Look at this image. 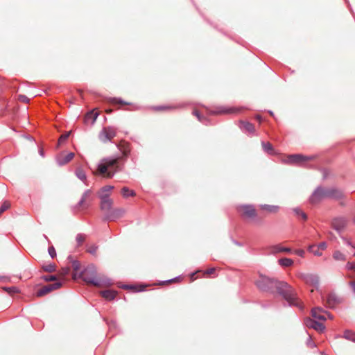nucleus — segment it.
Listing matches in <instances>:
<instances>
[{
    "instance_id": "obj_1",
    "label": "nucleus",
    "mask_w": 355,
    "mask_h": 355,
    "mask_svg": "<svg viewBox=\"0 0 355 355\" xmlns=\"http://www.w3.org/2000/svg\"><path fill=\"white\" fill-rule=\"evenodd\" d=\"M255 284L261 291L271 294L277 292L286 301L287 304H284V306H295L300 310L304 309V305L298 298L297 293L286 282L261 275Z\"/></svg>"
},
{
    "instance_id": "obj_2",
    "label": "nucleus",
    "mask_w": 355,
    "mask_h": 355,
    "mask_svg": "<svg viewBox=\"0 0 355 355\" xmlns=\"http://www.w3.org/2000/svg\"><path fill=\"white\" fill-rule=\"evenodd\" d=\"M128 153H124L123 157H114L103 159L98 164V172L106 178H112L122 169L123 164H121L123 159H126Z\"/></svg>"
},
{
    "instance_id": "obj_3",
    "label": "nucleus",
    "mask_w": 355,
    "mask_h": 355,
    "mask_svg": "<svg viewBox=\"0 0 355 355\" xmlns=\"http://www.w3.org/2000/svg\"><path fill=\"white\" fill-rule=\"evenodd\" d=\"M79 277L87 284L95 286H101L102 285L110 286L112 285L111 279L97 277L96 267L92 263L89 264L79 273Z\"/></svg>"
},
{
    "instance_id": "obj_4",
    "label": "nucleus",
    "mask_w": 355,
    "mask_h": 355,
    "mask_svg": "<svg viewBox=\"0 0 355 355\" xmlns=\"http://www.w3.org/2000/svg\"><path fill=\"white\" fill-rule=\"evenodd\" d=\"M316 157L317 155L306 156L302 154H292L288 155L283 162L288 164H296L311 168L312 166L306 164V162L313 160Z\"/></svg>"
},
{
    "instance_id": "obj_5",
    "label": "nucleus",
    "mask_w": 355,
    "mask_h": 355,
    "mask_svg": "<svg viewBox=\"0 0 355 355\" xmlns=\"http://www.w3.org/2000/svg\"><path fill=\"white\" fill-rule=\"evenodd\" d=\"M325 198H328L327 187L318 186L311 195L309 202L311 204L315 205L319 203Z\"/></svg>"
},
{
    "instance_id": "obj_6",
    "label": "nucleus",
    "mask_w": 355,
    "mask_h": 355,
    "mask_svg": "<svg viewBox=\"0 0 355 355\" xmlns=\"http://www.w3.org/2000/svg\"><path fill=\"white\" fill-rule=\"evenodd\" d=\"M299 277L306 284L312 286L318 289L320 286V277L317 274L313 273H301Z\"/></svg>"
},
{
    "instance_id": "obj_7",
    "label": "nucleus",
    "mask_w": 355,
    "mask_h": 355,
    "mask_svg": "<svg viewBox=\"0 0 355 355\" xmlns=\"http://www.w3.org/2000/svg\"><path fill=\"white\" fill-rule=\"evenodd\" d=\"M116 135V132L114 128L110 126L105 127L99 134V139L102 142L106 143L110 141Z\"/></svg>"
},
{
    "instance_id": "obj_8",
    "label": "nucleus",
    "mask_w": 355,
    "mask_h": 355,
    "mask_svg": "<svg viewBox=\"0 0 355 355\" xmlns=\"http://www.w3.org/2000/svg\"><path fill=\"white\" fill-rule=\"evenodd\" d=\"M125 213V209L123 208L112 209L105 214L103 220L114 221L121 218Z\"/></svg>"
},
{
    "instance_id": "obj_9",
    "label": "nucleus",
    "mask_w": 355,
    "mask_h": 355,
    "mask_svg": "<svg viewBox=\"0 0 355 355\" xmlns=\"http://www.w3.org/2000/svg\"><path fill=\"white\" fill-rule=\"evenodd\" d=\"M238 210L242 211V215L248 218L254 219L257 217V211L252 205H242L238 207Z\"/></svg>"
},
{
    "instance_id": "obj_10",
    "label": "nucleus",
    "mask_w": 355,
    "mask_h": 355,
    "mask_svg": "<svg viewBox=\"0 0 355 355\" xmlns=\"http://www.w3.org/2000/svg\"><path fill=\"white\" fill-rule=\"evenodd\" d=\"M241 109L236 107L218 106L211 111V113L212 114H234L239 112Z\"/></svg>"
},
{
    "instance_id": "obj_11",
    "label": "nucleus",
    "mask_w": 355,
    "mask_h": 355,
    "mask_svg": "<svg viewBox=\"0 0 355 355\" xmlns=\"http://www.w3.org/2000/svg\"><path fill=\"white\" fill-rule=\"evenodd\" d=\"M101 199V209L105 213L112 209L113 200L110 198L109 194L102 193L99 196Z\"/></svg>"
},
{
    "instance_id": "obj_12",
    "label": "nucleus",
    "mask_w": 355,
    "mask_h": 355,
    "mask_svg": "<svg viewBox=\"0 0 355 355\" xmlns=\"http://www.w3.org/2000/svg\"><path fill=\"white\" fill-rule=\"evenodd\" d=\"M347 220L345 217H337L333 219L331 227L340 234L347 225Z\"/></svg>"
},
{
    "instance_id": "obj_13",
    "label": "nucleus",
    "mask_w": 355,
    "mask_h": 355,
    "mask_svg": "<svg viewBox=\"0 0 355 355\" xmlns=\"http://www.w3.org/2000/svg\"><path fill=\"white\" fill-rule=\"evenodd\" d=\"M304 324L306 327L313 329L319 332H322L325 329V326L322 322L310 318L304 320Z\"/></svg>"
},
{
    "instance_id": "obj_14",
    "label": "nucleus",
    "mask_w": 355,
    "mask_h": 355,
    "mask_svg": "<svg viewBox=\"0 0 355 355\" xmlns=\"http://www.w3.org/2000/svg\"><path fill=\"white\" fill-rule=\"evenodd\" d=\"M327 196L328 198L334 200H340L345 197V195L342 190L336 187H327Z\"/></svg>"
},
{
    "instance_id": "obj_15",
    "label": "nucleus",
    "mask_w": 355,
    "mask_h": 355,
    "mask_svg": "<svg viewBox=\"0 0 355 355\" xmlns=\"http://www.w3.org/2000/svg\"><path fill=\"white\" fill-rule=\"evenodd\" d=\"M340 302V298L336 295V294L334 293H329L327 297L326 304L329 309L335 308L336 306Z\"/></svg>"
},
{
    "instance_id": "obj_16",
    "label": "nucleus",
    "mask_w": 355,
    "mask_h": 355,
    "mask_svg": "<svg viewBox=\"0 0 355 355\" xmlns=\"http://www.w3.org/2000/svg\"><path fill=\"white\" fill-rule=\"evenodd\" d=\"M73 157V153H69L65 155L60 154L56 157V162L59 166H64L69 163Z\"/></svg>"
},
{
    "instance_id": "obj_17",
    "label": "nucleus",
    "mask_w": 355,
    "mask_h": 355,
    "mask_svg": "<svg viewBox=\"0 0 355 355\" xmlns=\"http://www.w3.org/2000/svg\"><path fill=\"white\" fill-rule=\"evenodd\" d=\"M107 101L112 104H121V105H132L130 103L126 102L121 99V98H116V97H110L107 98ZM139 107L137 105H132V110H138Z\"/></svg>"
},
{
    "instance_id": "obj_18",
    "label": "nucleus",
    "mask_w": 355,
    "mask_h": 355,
    "mask_svg": "<svg viewBox=\"0 0 355 355\" xmlns=\"http://www.w3.org/2000/svg\"><path fill=\"white\" fill-rule=\"evenodd\" d=\"M62 285V280H56L52 283H46V294L60 288Z\"/></svg>"
},
{
    "instance_id": "obj_19",
    "label": "nucleus",
    "mask_w": 355,
    "mask_h": 355,
    "mask_svg": "<svg viewBox=\"0 0 355 355\" xmlns=\"http://www.w3.org/2000/svg\"><path fill=\"white\" fill-rule=\"evenodd\" d=\"M324 312L323 309L320 307H315L311 310V315L313 318L319 320H325L326 318L322 314Z\"/></svg>"
},
{
    "instance_id": "obj_20",
    "label": "nucleus",
    "mask_w": 355,
    "mask_h": 355,
    "mask_svg": "<svg viewBox=\"0 0 355 355\" xmlns=\"http://www.w3.org/2000/svg\"><path fill=\"white\" fill-rule=\"evenodd\" d=\"M101 294L106 300L111 301L116 297L117 292L113 290H105L101 291Z\"/></svg>"
},
{
    "instance_id": "obj_21",
    "label": "nucleus",
    "mask_w": 355,
    "mask_h": 355,
    "mask_svg": "<svg viewBox=\"0 0 355 355\" xmlns=\"http://www.w3.org/2000/svg\"><path fill=\"white\" fill-rule=\"evenodd\" d=\"M75 174H76V176L81 181H83L84 182V184L87 186L89 185V184L87 183V175H86V173L84 171V170L79 167V168H77L75 171Z\"/></svg>"
},
{
    "instance_id": "obj_22",
    "label": "nucleus",
    "mask_w": 355,
    "mask_h": 355,
    "mask_svg": "<svg viewBox=\"0 0 355 355\" xmlns=\"http://www.w3.org/2000/svg\"><path fill=\"white\" fill-rule=\"evenodd\" d=\"M272 252L273 253H279V252L291 253L292 252V250L290 248L283 247L280 244H277L272 247Z\"/></svg>"
},
{
    "instance_id": "obj_23",
    "label": "nucleus",
    "mask_w": 355,
    "mask_h": 355,
    "mask_svg": "<svg viewBox=\"0 0 355 355\" xmlns=\"http://www.w3.org/2000/svg\"><path fill=\"white\" fill-rule=\"evenodd\" d=\"M241 129L242 130L247 131L250 133H252L254 131V126L252 123L248 121H241Z\"/></svg>"
},
{
    "instance_id": "obj_24",
    "label": "nucleus",
    "mask_w": 355,
    "mask_h": 355,
    "mask_svg": "<svg viewBox=\"0 0 355 355\" xmlns=\"http://www.w3.org/2000/svg\"><path fill=\"white\" fill-rule=\"evenodd\" d=\"M91 190L90 189H87V190H85L84 191V193H83L82 195V197L80 198V200H79V202L76 205V206L74 207V209H77L79 207L85 204V202L86 200V198L89 196V195L91 194Z\"/></svg>"
},
{
    "instance_id": "obj_25",
    "label": "nucleus",
    "mask_w": 355,
    "mask_h": 355,
    "mask_svg": "<svg viewBox=\"0 0 355 355\" xmlns=\"http://www.w3.org/2000/svg\"><path fill=\"white\" fill-rule=\"evenodd\" d=\"M259 207L262 210L267 211L270 213H275L279 210V207L276 205H259Z\"/></svg>"
},
{
    "instance_id": "obj_26",
    "label": "nucleus",
    "mask_w": 355,
    "mask_h": 355,
    "mask_svg": "<svg viewBox=\"0 0 355 355\" xmlns=\"http://www.w3.org/2000/svg\"><path fill=\"white\" fill-rule=\"evenodd\" d=\"M261 145L264 152L267 153L269 155L275 154V150L273 148L272 145L270 143L262 141Z\"/></svg>"
},
{
    "instance_id": "obj_27",
    "label": "nucleus",
    "mask_w": 355,
    "mask_h": 355,
    "mask_svg": "<svg viewBox=\"0 0 355 355\" xmlns=\"http://www.w3.org/2000/svg\"><path fill=\"white\" fill-rule=\"evenodd\" d=\"M293 211L297 218H301L304 221L307 220L308 216L304 212L302 209H300L299 207L293 208Z\"/></svg>"
},
{
    "instance_id": "obj_28",
    "label": "nucleus",
    "mask_w": 355,
    "mask_h": 355,
    "mask_svg": "<svg viewBox=\"0 0 355 355\" xmlns=\"http://www.w3.org/2000/svg\"><path fill=\"white\" fill-rule=\"evenodd\" d=\"M278 263L282 267H289L293 264V261L290 258L285 257L279 259Z\"/></svg>"
},
{
    "instance_id": "obj_29",
    "label": "nucleus",
    "mask_w": 355,
    "mask_h": 355,
    "mask_svg": "<svg viewBox=\"0 0 355 355\" xmlns=\"http://www.w3.org/2000/svg\"><path fill=\"white\" fill-rule=\"evenodd\" d=\"M123 289H130V290H135L137 292H141L144 291V287L143 286H139V288H137V286L135 285L132 284H123L121 286H119Z\"/></svg>"
},
{
    "instance_id": "obj_30",
    "label": "nucleus",
    "mask_w": 355,
    "mask_h": 355,
    "mask_svg": "<svg viewBox=\"0 0 355 355\" xmlns=\"http://www.w3.org/2000/svg\"><path fill=\"white\" fill-rule=\"evenodd\" d=\"M343 337L344 338H345L346 340H350V341H352V342L355 343V332H354V331H352L351 330L346 329L343 332Z\"/></svg>"
},
{
    "instance_id": "obj_31",
    "label": "nucleus",
    "mask_w": 355,
    "mask_h": 355,
    "mask_svg": "<svg viewBox=\"0 0 355 355\" xmlns=\"http://www.w3.org/2000/svg\"><path fill=\"white\" fill-rule=\"evenodd\" d=\"M193 114L195 115L198 118V121L202 123L207 125L210 124L209 120L206 117L201 115L198 110H194L193 112Z\"/></svg>"
},
{
    "instance_id": "obj_32",
    "label": "nucleus",
    "mask_w": 355,
    "mask_h": 355,
    "mask_svg": "<svg viewBox=\"0 0 355 355\" xmlns=\"http://www.w3.org/2000/svg\"><path fill=\"white\" fill-rule=\"evenodd\" d=\"M121 194L124 198H128L130 196H135L136 193L133 190H130L129 188L124 187L121 189Z\"/></svg>"
},
{
    "instance_id": "obj_33",
    "label": "nucleus",
    "mask_w": 355,
    "mask_h": 355,
    "mask_svg": "<svg viewBox=\"0 0 355 355\" xmlns=\"http://www.w3.org/2000/svg\"><path fill=\"white\" fill-rule=\"evenodd\" d=\"M333 258L337 261H345L346 259V256L340 251L336 250L333 253Z\"/></svg>"
},
{
    "instance_id": "obj_34",
    "label": "nucleus",
    "mask_w": 355,
    "mask_h": 355,
    "mask_svg": "<svg viewBox=\"0 0 355 355\" xmlns=\"http://www.w3.org/2000/svg\"><path fill=\"white\" fill-rule=\"evenodd\" d=\"M68 259L71 260V267L73 268V270L76 272L78 271L80 268V262L78 260H73L71 255L68 257Z\"/></svg>"
},
{
    "instance_id": "obj_35",
    "label": "nucleus",
    "mask_w": 355,
    "mask_h": 355,
    "mask_svg": "<svg viewBox=\"0 0 355 355\" xmlns=\"http://www.w3.org/2000/svg\"><path fill=\"white\" fill-rule=\"evenodd\" d=\"M2 289L3 291H5L6 292H7L8 293H9L10 295H13L15 293H19V290L17 287L15 286H12V287H2Z\"/></svg>"
},
{
    "instance_id": "obj_36",
    "label": "nucleus",
    "mask_w": 355,
    "mask_h": 355,
    "mask_svg": "<svg viewBox=\"0 0 355 355\" xmlns=\"http://www.w3.org/2000/svg\"><path fill=\"white\" fill-rule=\"evenodd\" d=\"M171 109H173V107L166 105H159L153 107V110L155 111H165Z\"/></svg>"
},
{
    "instance_id": "obj_37",
    "label": "nucleus",
    "mask_w": 355,
    "mask_h": 355,
    "mask_svg": "<svg viewBox=\"0 0 355 355\" xmlns=\"http://www.w3.org/2000/svg\"><path fill=\"white\" fill-rule=\"evenodd\" d=\"M85 236L83 234L79 233L76 236L77 243L80 245L85 241Z\"/></svg>"
},
{
    "instance_id": "obj_38",
    "label": "nucleus",
    "mask_w": 355,
    "mask_h": 355,
    "mask_svg": "<svg viewBox=\"0 0 355 355\" xmlns=\"http://www.w3.org/2000/svg\"><path fill=\"white\" fill-rule=\"evenodd\" d=\"M48 253L52 259H54L57 256L56 250L53 245L48 248Z\"/></svg>"
},
{
    "instance_id": "obj_39",
    "label": "nucleus",
    "mask_w": 355,
    "mask_h": 355,
    "mask_svg": "<svg viewBox=\"0 0 355 355\" xmlns=\"http://www.w3.org/2000/svg\"><path fill=\"white\" fill-rule=\"evenodd\" d=\"M110 330L116 329L118 327L115 320H111L106 322Z\"/></svg>"
},
{
    "instance_id": "obj_40",
    "label": "nucleus",
    "mask_w": 355,
    "mask_h": 355,
    "mask_svg": "<svg viewBox=\"0 0 355 355\" xmlns=\"http://www.w3.org/2000/svg\"><path fill=\"white\" fill-rule=\"evenodd\" d=\"M17 99L19 101L24 103H29V101H30V99L26 96L23 95V94H19L17 96Z\"/></svg>"
},
{
    "instance_id": "obj_41",
    "label": "nucleus",
    "mask_w": 355,
    "mask_h": 355,
    "mask_svg": "<svg viewBox=\"0 0 355 355\" xmlns=\"http://www.w3.org/2000/svg\"><path fill=\"white\" fill-rule=\"evenodd\" d=\"M56 280H60L57 278L56 276L53 275H46V283L48 282H55Z\"/></svg>"
},
{
    "instance_id": "obj_42",
    "label": "nucleus",
    "mask_w": 355,
    "mask_h": 355,
    "mask_svg": "<svg viewBox=\"0 0 355 355\" xmlns=\"http://www.w3.org/2000/svg\"><path fill=\"white\" fill-rule=\"evenodd\" d=\"M55 270V266L53 263L46 264V272H53Z\"/></svg>"
},
{
    "instance_id": "obj_43",
    "label": "nucleus",
    "mask_w": 355,
    "mask_h": 355,
    "mask_svg": "<svg viewBox=\"0 0 355 355\" xmlns=\"http://www.w3.org/2000/svg\"><path fill=\"white\" fill-rule=\"evenodd\" d=\"M306 345L308 347H309L311 348H313V347H316L315 344L312 340L311 337L310 336H309V338L306 340Z\"/></svg>"
},
{
    "instance_id": "obj_44",
    "label": "nucleus",
    "mask_w": 355,
    "mask_h": 355,
    "mask_svg": "<svg viewBox=\"0 0 355 355\" xmlns=\"http://www.w3.org/2000/svg\"><path fill=\"white\" fill-rule=\"evenodd\" d=\"M346 268L349 270L355 271V263L352 262H347V263L346 264Z\"/></svg>"
},
{
    "instance_id": "obj_45",
    "label": "nucleus",
    "mask_w": 355,
    "mask_h": 355,
    "mask_svg": "<svg viewBox=\"0 0 355 355\" xmlns=\"http://www.w3.org/2000/svg\"><path fill=\"white\" fill-rule=\"evenodd\" d=\"M341 239L344 241V243L346 244L347 245L350 246L352 248H355V245H354L350 241H349L347 238L341 236Z\"/></svg>"
},
{
    "instance_id": "obj_46",
    "label": "nucleus",
    "mask_w": 355,
    "mask_h": 355,
    "mask_svg": "<svg viewBox=\"0 0 355 355\" xmlns=\"http://www.w3.org/2000/svg\"><path fill=\"white\" fill-rule=\"evenodd\" d=\"M98 249V247L96 245H92L89 248V249L88 250V252L92 254H95L96 250Z\"/></svg>"
},
{
    "instance_id": "obj_47",
    "label": "nucleus",
    "mask_w": 355,
    "mask_h": 355,
    "mask_svg": "<svg viewBox=\"0 0 355 355\" xmlns=\"http://www.w3.org/2000/svg\"><path fill=\"white\" fill-rule=\"evenodd\" d=\"M180 278H181L180 276L175 277L172 278L171 279L162 282V284H165V283H171V282H176V281L179 280Z\"/></svg>"
},
{
    "instance_id": "obj_48",
    "label": "nucleus",
    "mask_w": 355,
    "mask_h": 355,
    "mask_svg": "<svg viewBox=\"0 0 355 355\" xmlns=\"http://www.w3.org/2000/svg\"><path fill=\"white\" fill-rule=\"evenodd\" d=\"M113 188H114V187H113V186L107 185V186L103 187L101 189V191H102L103 192H107V191H111Z\"/></svg>"
},
{
    "instance_id": "obj_49",
    "label": "nucleus",
    "mask_w": 355,
    "mask_h": 355,
    "mask_svg": "<svg viewBox=\"0 0 355 355\" xmlns=\"http://www.w3.org/2000/svg\"><path fill=\"white\" fill-rule=\"evenodd\" d=\"M318 247L319 249L324 250L327 247V244L326 242H321L320 243L318 244Z\"/></svg>"
},
{
    "instance_id": "obj_50",
    "label": "nucleus",
    "mask_w": 355,
    "mask_h": 355,
    "mask_svg": "<svg viewBox=\"0 0 355 355\" xmlns=\"http://www.w3.org/2000/svg\"><path fill=\"white\" fill-rule=\"evenodd\" d=\"M44 295V287L41 288L36 293L37 297H42Z\"/></svg>"
},
{
    "instance_id": "obj_51",
    "label": "nucleus",
    "mask_w": 355,
    "mask_h": 355,
    "mask_svg": "<svg viewBox=\"0 0 355 355\" xmlns=\"http://www.w3.org/2000/svg\"><path fill=\"white\" fill-rule=\"evenodd\" d=\"M295 254L299 257H303L304 256V251L303 250H297L295 251Z\"/></svg>"
},
{
    "instance_id": "obj_52",
    "label": "nucleus",
    "mask_w": 355,
    "mask_h": 355,
    "mask_svg": "<svg viewBox=\"0 0 355 355\" xmlns=\"http://www.w3.org/2000/svg\"><path fill=\"white\" fill-rule=\"evenodd\" d=\"M215 270L216 269L214 268H211L207 270L205 273L207 275L213 274L215 272Z\"/></svg>"
},
{
    "instance_id": "obj_53",
    "label": "nucleus",
    "mask_w": 355,
    "mask_h": 355,
    "mask_svg": "<svg viewBox=\"0 0 355 355\" xmlns=\"http://www.w3.org/2000/svg\"><path fill=\"white\" fill-rule=\"evenodd\" d=\"M349 285L351 286V287L352 288V290L354 291V293H355V282L354 281H352L349 282Z\"/></svg>"
},
{
    "instance_id": "obj_54",
    "label": "nucleus",
    "mask_w": 355,
    "mask_h": 355,
    "mask_svg": "<svg viewBox=\"0 0 355 355\" xmlns=\"http://www.w3.org/2000/svg\"><path fill=\"white\" fill-rule=\"evenodd\" d=\"M68 136H69V135H68V134H67V135H62V136L60 137V141H62V140H65V139H67Z\"/></svg>"
},
{
    "instance_id": "obj_55",
    "label": "nucleus",
    "mask_w": 355,
    "mask_h": 355,
    "mask_svg": "<svg viewBox=\"0 0 355 355\" xmlns=\"http://www.w3.org/2000/svg\"><path fill=\"white\" fill-rule=\"evenodd\" d=\"M313 254H314V255L318 256V257L322 255V253L320 252H319L318 250L313 252Z\"/></svg>"
},
{
    "instance_id": "obj_56",
    "label": "nucleus",
    "mask_w": 355,
    "mask_h": 355,
    "mask_svg": "<svg viewBox=\"0 0 355 355\" xmlns=\"http://www.w3.org/2000/svg\"><path fill=\"white\" fill-rule=\"evenodd\" d=\"M324 312L326 314H327V315H328V317H329V318H331H331H333V317H332V315H331L330 313L327 312V311H324Z\"/></svg>"
},
{
    "instance_id": "obj_57",
    "label": "nucleus",
    "mask_w": 355,
    "mask_h": 355,
    "mask_svg": "<svg viewBox=\"0 0 355 355\" xmlns=\"http://www.w3.org/2000/svg\"><path fill=\"white\" fill-rule=\"evenodd\" d=\"M257 119L259 121H261V116L260 115H257Z\"/></svg>"
},
{
    "instance_id": "obj_58",
    "label": "nucleus",
    "mask_w": 355,
    "mask_h": 355,
    "mask_svg": "<svg viewBox=\"0 0 355 355\" xmlns=\"http://www.w3.org/2000/svg\"><path fill=\"white\" fill-rule=\"evenodd\" d=\"M234 242L237 245H241V244L240 243L237 242V241H234Z\"/></svg>"
},
{
    "instance_id": "obj_59",
    "label": "nucleus",
    "mask_w": 355,
    "mask_h": 355,
    "mask_svg": "<svg viewBox=\"0 0 355 355\" xmlns=\"http://www.w3.org/2000/svg\"><path fill=\"white\" fill-rule=\"evenodd\" d=\"M97 116H98V114H97V113H96V114H95V115H94V120H96V119L97 118Z\"/></svg>"
},
{
    "instance_id": "obj_60",
    "label": "nucleus",
    "mask_w": 355,
    "mask_h": 355,
    "mask_svg": "<svg viewBox=\"0 0 355 355\" xmlns=\"http://www.w3.org/2000/svg\"><path fill=\"white\" fill-rule=\"evenodd\" d=\"M68 272H69V268H67V269L65 270L64 273H65V274H67Z\"/></svg>"
},
{
    "instance_id": "obj_61",
    "label": "nucleus",
    "mask_w": 355,
    "mask_h": 355,
    "mask_svg": "<svg viewBox=\"0 0 355 355\" xmlns=\"http://www.w3.org/2000/svg\"><path fill=\"white\" fill-rule=\"evenodd\" d=\"M270 115H273V112L272 111H268Z\"/></svg>"
},
{
    "instance_id": "obj_62",
    "label": "nucleus",
    "mask_w": 355,
    "mask_h": 355,
    "mask_svg": "<svg viewBox=\"0 0 355 355\" xmlns=\"http://www.w3.org/2000/svg\"><path fill=\"white\" fill-rule=\"evenodd\" d=\"M42 153H43V150H42V149H41V150H40V154H41V155H42Z\"/></svg>"
},
{
    "instance_id": "obj_63",
    "label": "nucleus",
    "mask_w": 355,
    "mask_h": 355,
    "mask_svg": "<svg viewBox=\"0 0 355 355\" xmlns=\"http://www.w3.org/2000/svg\"><path fill=\"white\" fill-rule=\"evenodd\" d=\"M345 1L347 3H349V2H348V0H345Z\"/></svg>"
},
{
    "instance_id": "obj_64",
    "label": "nucleus",
    "mask_w": 355,
    "mask_h": 355,
    "mask_svg": "<svg viewBox=\"0 0 355 355\" xmlns=\"http://www.w3.org/2000/svg\"><path fill=\"white\" fill-rule=\"evenodd\" d=\"M354 223H355V218H354Z\"/></svg>"
}]
</instances>
